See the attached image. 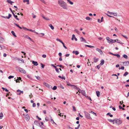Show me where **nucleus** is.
Masks as SVG:
<instances>
[{"instance_id":"1a4fd4ad","label":"nucleus","mask_w":129,"mask_h":129,"mask_svg":"<svg viewBox=\"0 0 129 129\" xmlns=\"http://www.w3.org/2000/svg\"><path fill=\"white\" fill-rule=\"evenodd\" d=\"M96 51L99 52L101 54H102L103 53V52L102 51V50L99 48H96Z\"/></svg>"},{"instance_id":"6ab92c4d","label":"nucleus","mask_w":129,"mask_h":129,"mask_svg":"<svg viewBox=\"0 0 129 129\" xmlns=\"http://www.w3.org/2000/svg\"><path fill=\"white\" fill-rule=\"evenodd\" d=\"M96 93L97 96L98 97H99L100 94V92L99 91H96Z\"/></svg>"},{"instance_id":"e433bc0d","label":"nucleus","mask_w":129,"mask_h":129,"mask_svg":"<svg viewBox=\"0 0 129 129\" xmlns=\"http://www.w3.org/2000/svg\"><path fill=\"white\" fill-rule=\"evenodd\" d=\"M71 86H73V88L75 89H77L78 87H77L76 86L74 85H71Z\"/></svg>"},{"instance_id":"b1692460","label":"nucleus","mask_w":129,"mask_h":129,"mask_svg":"<svg viewBox=\"0 0 129 129\" xmlns=\"http://www.w3.org/2000/svg\"><path fill=\"white\" fill-rule=\"evenodd\" d=\"M58 77L59 78H61L62 79H65V78L64 76H62V77H61L60 76H58Z\"/></svg>"},{"instance_id":"774afa93","label":"nucleus","mask_w":129,"mask_h":129,"mask_svg":"<svg viewBox=\"0 0 129 129\" xmlns=\"http://www.w3.org/2000/svg\"><path fill=\"white\" fill-rule=\"evenodd\" d=\"M58 55H59L61 57V56H62V53H61V52L59 53H58Z\"/></svg>"},{"instance_id":"680f3d73","label":"nucleus","mask_w":129,"mask_h":129,"mask_svg":"<svg viewBox=\"0 0 129 129\" xmlns=\"http://www.w3.org/2000/svg\"><path fill=\"white\" fill-rule=\"evenodd\" d=\"M63 45V47H64L66 49H67V47L65 46L64 45V43H63L62 44Z\"/></svg>"},{"instance_id":"6e6552de","label":"nucleus","mask_w":129,"mask_h":129,"mask_svg":"<svg viewBox=\"0 0 129 129\" xmlns=\"http://www.w3.org/2000/svg\"><path fill=\"white\" fill-rule=\"evenodd\" d=\"M25 120L27 121H28L30 119V117L28 114L26 115L25 116Z\"/></svg>"},{"instance_id":"37998d69","label":"nucleus","mask_w":129,"mask_h":129,"mask_svg":"<svg viewBox=\"0 0 129 129\" xmlns=\"http://www.w3.org/2000/svg\"><path fill=\"white\" fill-rule=\"evenodd\" d=\"M14 77V76H10L8 77V78L9 79H11L12 78H13Z\"/></svg>"},{"instance_id":"6e6d98bb","label":"nucleus","mask_w":129,"mask_h":129,"mask_svg":"<svg viewBox=\"0 0 129 129\" xmlns=\"http://www.w3.org/2000/svg\"><path fill=\"white\" fill-rule=\"evenodd\" d=\"M73 111H76V108H75V107L74 106H73Z\"/></svg>"},{"instance_id":"bb28decb","label":"nucleus","mask_w":129,"mask_h":129,"mask_svg":"<svg viewBox=\"0 0 129 129\" xmlns=\"http://www.w3.org/2000/svg\"><path fill=\"white\" fill-rule=\"evenodd\" d=\"M2 89H3V90H5V91L6 92H8L9 91V90L7 89L6 88H4V87H2Z\"/></svg>"},{"instance_id":"4d7b16f0","label":"nucleus","mask_w":129,"mask_h":129,"mask_svg":"<svg viewBox=\"0 0 129 129\" xmlns=\"http://www.w3.org/2000/svg\"><path fill=\"white\" fill-rule=\"evenodd\" d=\"M55 70L58 73H59V69L58 68H57L56 69H55Z\"/></svg>"},{"instance_id":"338daca9","label":"nucleus","mask_w":129,"mask_h":129,"mask_svg":"<svg viewBox=\"0 0 129 129\" xmlns=\"http://www.w3.org/2000/svg\"><path fill=\"white\" fill-rule=\"evenodd\" d=\"M41 64L42 65L41 67L42 68H43L44 67L45 65L43 64L42 63H41Z\"/></svg>"},{"instance_id":"052dcab7","label":"nucleus","mask_w":129,"mask_h":129,"mask_svg":"<svg viewBox=\"0 0 129 129\" xmlns=\"http://www.w3.org/2000/svg\"><path fill=\"white\" fill-rule=\"evenodd\" d=\"M107 13L110 15H112L113 13L109 11H108Z\"/></svg>"},{"instance_id":"4468645a","label":"nucleus","mask_w":129,"mask_h":129,"mask_svg":"<svg viewBox=\"0 0 129 129\" xmlns=\"http://www.w3.org/2000/svg\"><path fill=\"white\" fill-rule=\"evenodd\" d=\"M81 92L82 94L84 96H86V93L85 91L84 90H82Z\"/></svg>"},{"instance_id":"cd10ccee","label":"nucleus","mask_w":129,"mask_h":129,"mask_svg":"<svg viewBox=\"0 0 129 129\" xmlns=\"http://www.w3.org/2000/svg\"><path fill=\"white\" fill-rule=\"evenodd\" d=\"M49 26H50V28H51L52 29H54V27L53 26L52 24H49Z\"/></svg>"},{"instance_id":"20e7f679","label":"nucleus","mask_w":129,"mask_h":129,"mask_svg":"<svg viewBox=\"0 0 129 129\" xmlns=\"http://www.w3.org/2000/svg\"><path fill=\"white\" fill-rule=\"evenodd\" d=\"M19 71L22 73L25 74L26 73V71L24 70L23 69L20 68L19 69Z\"/></svg>"},{"instance_id":"9d476101","label":"nucleus","mask_w":129,"mask_h":129,"mask_svg":"<svg viewBox=\"0 0 129 129\" xmlns=\"http://www.w3.org/2000/svg\"><path fill=\"white\" fill-rule=\"evenodd\" d=\"M17 92L18 93V95H20L21 93H23V91H21L20 90L18 89L17 90Z\"/></svg>"},{"instance_id":"a18cd8bd","label":"nucleus","mask_w":129,"mask_h":129,"mask_svg":"<svg viewBox=\"0 0 129 129\" xmlns=\"http://www.w3.org/2000/svg\"><path fill=\"white\" fill-rule=\"evenodd\" d=\"M85 19L86 20H90L91 19L90 17H86Z\"/></svg>"},{"instance_id":"4c0bfd02","label":"nucleus","mask_w":129,"mask_h":129,"mask_svg":"<svg viewBox=\"0 0 129 129\" xmlns=\"http://www.w3.org/2000/svg\"><path fill=\"white\" fill-rule=\"evenodd\" d=\"M101 67V65L99 64L96 67V68L98 69H99Z\"/></svg>"},{"instance_id":"e2e57ef3","label":"nucleus","mask_w":129,"mask_h":129,"mask_svg":"<svg viewBox=\"0 0 129 129\" xmlns=\"http://www.w3.org/2000/svg\"><path fill=\"white\" fill-rule=\"evenodd\" d=\"M29 31L34 33H35V30H32L31 29H30V30H29Z\"/></svg>"},{"instance_id":"49530a36","label":"nucleus","mask_w":129,"mask_h":129,"mask_svg":"<svg viewBox=\"0 0 129 129\" xmlns=\"http://www.w3.org/2000/svg\"><path fill=\"white\" fill-rule=\"evenodd\" d=\"M35 77H36L37 79H38V80H40L41 78L40 77H39V76H35Z\"/></svg>"},{"instance_id":"393cba45","label":"nucleus","mask_w":129,"mask_h":129,"mask_svg":"<svg viewBox=\"0 0 129 129\" xmlns=\"http://www.w3.org/2000/svg\"><path fill=\"white\" fill-rule=\"evenodd\" d=\"M23 2L24 3H25L26 2H27V4H29V0H23Z\"/></svg>"},{"instance_id":"c85d7f7f","label":"nucleus","mask_w":129,"mask_h":129,"mask_svg":"<svg viewBox=\"0 0 129 129\" xmlns=\"http://www.w3.org/2000/svg\"><path fill=\"white\" fill-rule=\"evenodd\" d=\"M85 46L86 47H87L90 48H93L94 47V46H91V45H85Z\"/></svg>"},{"instance_id":"0eeeda50","label":"nucleus","mask_w":129,"mask_h":129,"mask_svg":"<svg viewBox=\"0 0 129 129\" xmlns=\"http://www.w3.org/2000/svg\"><path fill=\"white\" fill-rule=\"evenodd\" d=\"M124 66H129V61L123 62Z\"/></svg>"},{"instance_id":"3c124183","label":"nucleus","mask_w":129,"mask_h":129,"mask_svg":"<svg viewBox=\"0 0 129 129\" xmlns=\"http://www.w3.org/2000/svg\"><path fill=\"white\" fill-rule=\"evenodd\" d=\"M75 35H74V34H73V35H72V40H74V38H75Z\"/></svg>"},{"instance_id":"c03bdc74","label":"nucleus","mask_w":129,"mask_h":129,"mask_svg":"<svg viewBox=\"0 0 129 129\" xmlns=\"http://www.w3.org/2000/svg\"><path fill=\"white\" fill-rule=\"evenodd\" d=\"M123 57L125 58H127V56L126 54H124L123 55Z\"/></svg>"},{"instance_id":"423d86ee","label":"nucleus","mask_w":129,"mask_h":129,"mask_svg":"<svg viewBox=\"0 0 129 129\" xmlns=\"http://www.w3.org/2000/svg\"><path fill=\"white\" fill-rule=\"evenodd\" d=\"M17 60L18 61H20V62H19V63H24V60L23 59H22L21 58H20L18 57H17Z\"/></svg>"},{"instance_id":"8fccbe9b","label":"nucleus","mask_w":129,"mask_h":129,"mask_svg":"<svg viewBox=\"0 0 129 129\" xmlns=\"http://www.w3.org/2000/svg\"><path fill=\"white\" fill-rule=\"evenodd\" d=\"M121 35L124 38H125V39H128V37H127L126 36H125V35H122V34H121Z\"/></svg>"},{"instance_id":"4be33fe9","label":"nucleus","mask_w":129,"mask_h":129,"mask_svg":"<svg viewBox=\"0 0 129 129\" xmlns=\"http://www.w3.org/2000/svg\"><path fill=\"white\" fill-rule=\"evenodd\" d=\"M104 60L102 59L101 60V62L100 63V65L101 66H102L103 65L104 63Z\"/></svg>"},{"instance_id":"aec40b11","label":"nucleus","mask_w":129,"mask_h":129,"mask_svg":"<svg viewBox=\"0 0 129 129\" xmlns=\"http://www.w3.org/2000/svg\"><path fill=\"white\" fill-rule=\"evenodd\" d=\"M7 1L8 3L10 4L11 5H12V3H14L11 1V0H7Z\"/></svg>"},{"instance_id":"58836bf2","label":"nucleus","mask_w":129,"mask_h":129,"mask_svg":"<svg viewBox=\"0 0 129 129\" xmlns=\"http://www.w3.org/2000/svg\"><path fill=\"white\" fill-rule=\"evenodd\" d=\"M128 74V73L127 72H126L123 74V76H126Z\"/></svg>"},{"instance_id":"5fc2aeb1","label":"nucleus","mask_w":129,"mask_h":129,"mask_svg":"<svg viewBox=\"0 0 129 129\" xmlns=\"http://www.w3.org/2000/svg\"><path fill=\"white\" fill-rule=\"evenodd\" d=\"M23 28L24 29V30H25L26 29V30H28L29 31V30H30V29H27V28H25V27H23Z\"/></svg>"},{"instance_id":"864d4df0","label":"nucleus","mask_w":129,"mask_h":129,"mask_svg":"<svg viewBox=\"0 0 129 129\" xmlns=\"http://www.w3.org/2000/svg\"><path fill=\"white\" fill-rule=\"evenodd\" d=\"M14 17L16 19H17V20H19V19L17 17V15H15Z\"/></svg>"},{"instance_id":"5701e85b","label":"nucleus","mask_w":129,"mask_h":129,"mask_svg":"<svg viewBox=\"0 0 129 129\" xmlns=\"http://www.w3.org/2000/svg\"><path fill=\"white\" fill-rule=\"evenodd\" d=\"M107 116H109L111 117H112L113 116V115L112 114H111V113L110 112H109L107 113Z\"/></svg>"},{"instance_id":"ea45409f","label":"nucleus","mask_w":129,"mask_h":129,"mask_svg":"<svg viewBox=\"0 0 129 129\" xmlns=\"http://www.w3.org/2000/svg\"><path fill=\"white\" fill-rule=\"evenodd\" d=\"M88 99L90 100V101H91L92 100H91V98H90V97L89 96H85Z\"/></svg>"},{"instance_id":"7c9ffc66","label":"nucleus","mask_w":129,"mask_h":129,"mask_svg":"<svg viewBox=\"0 0 129 129\" xmlns=\"http://www.w3.org/2000/svg\"><path fill=\"white\" fill-rule=\"evenodd\" d=\"M4 41V39L3 38L0 37V42H2Z\"/></svg>"},{"instance_id":"79ce46f5","label":"nucleus","mask_w":129,"mask_h":129,"mask_svg":"<svg viewBox=\"0 0 129 129\" xmlns=\"http://www.w3.org/2000/svg\"><path fill=\"white\" fill-rule=\"evenodd\" d=\"M57 86H55L53 87V88L52 89L53 90H55L57 89Z\"/></svg>"},{"instance_id":"dca6fc26","label":"nucleus","mask_w":129,"mask_h":129,"mask_svg":"<svg viewBox=\"0 0 129 129\" xmlns=\"http://www.w3.org/2000/svg\"><path fill=\"white\" fill-rule=\"evenodd\" d=\"M80 40L82 42H86V40L82 37H81L80 38Z\"/></svg>"},{"instance_id":"69168bd1","label":"nucleus","mask_w":129,"mask_h":129,"mask_svg":"<svg viewBox=\"0 0 129 129\" xmlns=\"http://www.w3.org/2000/svg\"><path fill=\"white\" fill-rule=\"evenodd\" d=\"M58 115L60 116H63V114H62V113H60Z\"/></svg>"},{"instance_id":"2eb2a0df","label":"nucleus","mask_w":129,"mask_h":129,"mask_svg":"<svg viewBox=\"0 0 129 129\" xmlns=\"http://www.w3.org/2000/svg\"><path fill=\"white\" fill-rule=\"evenodd\" d=\"M32 63L34 64V65L35 66H37L38 65V62L36 61H32Z\"/></svg>"},{"instance_id":"ddd939ff","label":"nucleus","mask_w":129,"mask_h":129,"mask_svg":"<svg viewBox=\"0 0 129 129\" xmlns=\"http://www.w3.org/2000/svg\"><path fill=\"white\" fill-rule=\"evenodd\" d=\"M47 87H48L49 88L50 87L51 88H52V86L51 85H49L48 83H45L44 84Z\"/></svg>"},{"instance_id":"c9c22d12","label":"nucleus","mask_w":129,"mask_h":129,"mask_svg":"<svg viewBox=\"0 0 129 129\" xmlns=\"http://www.w3.org/2000/svg\"><path fill=\"white\" fill-rule=\"evenodd\" d=\"M68 2H69L71 5H73V2H71L70 0H67Z\"/></svg>"},{"instance_id":"f257e3e1","label":"nucleus","mask_w":129,"mask_h":129,"mask_svg":"<svg viewBox=\"0 0 129 129\" xmlns=\"http://www.w3.org/2000/svg\"><path fill=\"white\" fill-rule=\"evenodd\" d=\"M58 3L59 5L64 9H67V6L65 2L63 1L58 0Z\"/></svg>"},{"instance_id":"7ed1b4c3","label":"nucleus","mask_w":129,"mask_h":129,"mask_svg":"<svg viewBox=\"0 0 129 129\" xmlns=\"http://www.w3.org/2000/svg\"><path fill=\"white\" fill-rule=\"evenodd\" d=\"M84 112L86 118L89 119H92L91 118L90 116V114L88 113L85 111H84Z\"/></svg>"},{"instance_id":"f8f14e48","label":"nucleus","mask_w":129,"mask_h":129,"mask_svg":"<svg viewBox=\"0 0 129 129\" xmlns=\"http://www.w3.org/2000/svg\"><path fill=\"white\" fill-rule=\"evenodd\" d=\"M12 16V15L10 14H8V16H3V17L5 18H7L8 19H9Z\"/></svg>"},{"instance_id":"a19ab883","label":"nucleus","mask_w":129,"mask_h":129,"mask_svg":"<svg viewBox=\"0 0 129 129\" xmlns=\"http://www.w3.org/2000/svg\"><path fill=\"white\" fill-rule=\"evenodd\" d=\"M89 112L90 113H91L92 114H94L96 116V113L94 112H93L92 111H91L90 112Z\"/></svg>"},{"instance_id":"2f4dec72","label":"nucleus","mask_w":129,"mask_h":129,"mask_svg":"<svg viewBox=\"0 0 129 129\" xmlns=\"http://www.w3.org/2000/svg\"><path fill=\"white\" fill-rule=\"evenodd\" d=\"M56 40H57V41H58L59 42H60V43H62V44L63 43V42H62V41L60 39H59L58 38L57 39H56Z\"/></svg>"},{"instance_id":"72a5a7b5","label":"nucleus","mask_w":129,"mask_h":129,"mask_svg":"<svg viewBox=\"0 0 129 129\" xmlns=\"http://www.w3.org/2000/svg\"><path fill=\"white\" fill-rule=\"evenodd\" d=\"M108 120L110 122H114V121H115V119L114 120H112L111 119H108Z\"/></svg>"},{"instance_id":"0e129e2a","label":"nucleus","mask_w":129,"mask_h":129,"mask_svg":"<svg viewBox=\"0 0 129 129\" xmlns=\"http://www.w3.org/2000/svg\"><path fill=\"white\" fill-rule=\"evenodd\" d=\"M46 56V55L45 54H43L42 55V57L43 58H45Z\"/></svg>"},{"instance_id":"603ef678","label":"nucleus","mask_w":129,"mask_h":129,"mask_svg":"<svg viewBox=\"0 0 129 129\" xmlns=\"http://www.w3.org/2000/svg\"><path fill=\"white\" fill-rule=\"evenodd\" d=\"M79 92H80V91H81L82 90H81V89L79 87H78V88H77V89H76Z\"/></svg>"},{"instance_id":"a878e982","label":"nucleus","mask_w":129,"mask_h":129,"mask_svg":"<svg viewBox=\"0 0 129 129\" xmlns=\"http://www.w3.org/2000/svg\"><path fill=\"white\" fill-rule=\"evenodd\" d=\"M11 33L12 34V35L15 37H16L17 36L16 35L15 33L13 31H12L11 32Z\"/></svg>"},{"instance_id":"f03ea898","label":"nucleus","mask_w":129,"mask_h":129,"mask_svg":"<svg viewBox=\"0 0 129 129\" xmlns=\"http://www.w3.org/2000/svg\"><path fill=\"white\" fill-rule=\"evenodd\" d=\"M115 123L118 125L121 124L122 122V120H121L120 119H115Z\"/></svg>"},{"instance_id":"473e14b6","label":"nucleus","mask_w":129,"mask_h":129,"mask_svg":"<svg viewBox=\"0 0 129 129\" xmlns=\"http://www.w3.org/2000/svg\"><path fill=\"white\" fill-rule=\"evenodd\" d=\"M114 55L117 56V57L118 58H119L120 57V55L118 54H114Z\"/></svg>"},{"instance_id":"f3484780","label":"nucleus","mask_w":129,"mask_h":129,"mask_svg":"<svg viewBox=\"0 0 129 129\" xmlns=\"http://www.w3.org/2000/svg\"><path fill=\"white\" fill-rule=\"evenodd\" d=\"M73 53L74 54H75L76 55H77L79 54V52L77 51H73Z\"/></svg>"},{"instance_id":"9b49d317","label":"nucleus","mask_w":129,"mask_h":129,"mask_svg":"<svg viewBox=\"0 0 129 129\" xmlns=\"http://www.w3.org/2000/svg\"><path fill=\"white\" fill-rule=\"evenodd\" d=\"M116 42V40H113L112 39H111V41H110V42H109V43H114L115 42Z\"/></svg>"},{"instance_id":"39448f33","label":"nucleus","mask_w":129,"mask_h":129,"mask_svg":"<svg viewBox=\"0 0 129 129\" xmlns=\"http://www.w3.org/2000/svg\"><path fill=\"white\" fill-rule=\"evenodd\" d=\"M34 123L35 124H36L37 125H39L40 127L41 128L42 127V126L40 125V124L38 121L37 120H35V121L34 122Z\"/></svg>"},{"instance_id":"f704fd0d","label":"nucleus","mask_w":129,"mask_h":129,"mask_svg":"<svg viewBox=\"0 0 129 129\" xmlns=\"http://www.w3.org/2000/svg\"><path fill=\"white\" fill-rule=\"evenodd\" d=\"M74 31H76L78 34H79L80 32L77 29H75Z\"/></svg>"},{"instance_id":"de8ad7c7","label":"nucleus","mask_w":129,"mask_h":129,"mask_svg":"<svg viewBox=\"0 0 129 129\" xmlns=\"http://www.w3.org/2000/svg\"><path fill=\"white\" fill-rule=\"evenodd\" d=\"M17 58V57H12V59L13 60H16Z\"/></svg>"},{"instance_id":"c756f323","label":"nucleus","mask_w":129,"mask_h":129,"mask_svg":"<svg viewBox=\"0 0 129 129\" xmlns=\"http://www.w3.org/2000/svg\"><path fill=\"white\" fill-rule=\"evenodd\" d=\"M3 116V113L2 112H1L0 114V119H2Z\"/></svg>"},{"instance_id":"bf43d9fd","label":"nucleus","mask_w":129,"mask_h":129,"mask_svg":"<svg viewBox=\"0 0 129 129\" xmlns=\"http://www.w3.org/2000/svg\"><path fill=\"white\" fill-rule=\"evenodd\" d=\"M36 106V104L35 103H33V107H35Z\"/></svg>"},{"instance_id":"a211bd4d","label":"nucleus","mask_w":129,"mask_h":129,"mask_svg":"<svg viewBox=\"0 0 129 129\" xmlns=\"http://www.w3.org/2000/svg\"><path fill=\"white\" fill-rule=\"evenodd\" d=\"M94 61H93L94 62H97L99 60V59L98 58H96L95 57H94L93 58Z\"/></svg>"},{"instance_id":"412c9836","label":"nucleus","mask_w":129,"mask_h":129,"mask_svg":"<svg viewBox=\"0 0 129 129\" xmlns=\"http://www.w3.org/2000/svg\"><path fill=\"white\" fill-rule=\"evenodd\" d=\"M116 42L117 43L121 44H123V43H122V42H121L120 40H118V39H116Z\"/></svg>"},{"instance_id":"09e8293b","label":"nucleus","mask_w":129,"mask_h":129,"mask_svg":"<svg viewBox=\"0 0 129 129\" xmlns=\"http://www.w3.org/2000/svg\"><path fill=\"white\" fill-rule=\"evenodd\" d=\"M124 67L122 66L121 67V68L119 67V70L121 69L122 70H123L124 69Z\"/></svg>"},{"instance_id":"13d9d810","label":"nucleus","mask_w":129,"mask_h":129,"mask_svg":"<svg viewBox=\"0 0 129 129\" xmlns=\"http://www.w3.org/2000/svg\"><path fill=\"white\" fill-rule=\"evenodd\" d=\"M113 15L115 16H117V13H113Z\"/></svg>"}]
</instances>
